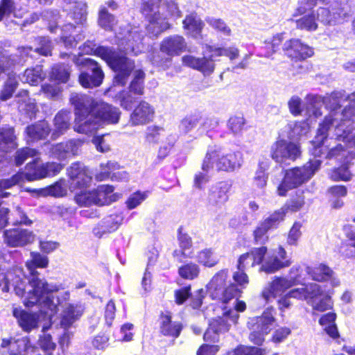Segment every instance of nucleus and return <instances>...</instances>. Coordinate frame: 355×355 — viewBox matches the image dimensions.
<instances>
[{"label": "nucleus", "instance_id": "obj_1", "mask_svg": "<svg viewBox=\"0 0 355 355\" xmlns=\"http://www.w3.org/2000/svg\"><path fill=\"white\" fill-rule=\"evenodd\" d=\"M31 261L26 262L29 271V277H22L24 275L20 268L15 269V279H12V285L15 294L23 299L26 307L39 305L47 307L51 314L56 311V306L61 302L60 297H53V293L59 291V286L48 284L45 279L41 278L36 268H46L48 266V258L39 252H31Z\"/></svg>", "mask_w": 355, "mask_h": 355}, {"label": "nucleus", "instance_id": "obj_2", "mask_svg": "<svg viewBox=\"0 0 355 355\" xmlns=\"http://www.w3.org/2000/svg\"><path fill=\"white\" fill-rule=\"evenodd\" d=\"M343 97V95L341 92H334L324 97L315 94L306 96V114L309 118L316 119L321 116L322 114L321 109L323 105L330 110L329 115L326 116L323 122L319 125V137L322 135V137H324L330 128H334L341 123L343 112L338 113L337 110L340 108V101Z\"/></svg>", "mask_w": 355, "mask_h": 355}, {"label": "nucleus", "instance_id": "obj_3", "mask_svg": "<svg viewBox=\"0 0 355 355\" xmlns=\"http://www.w3.org/2000/svg\"><path fill=\"white\" fill-rule=\"evenodd\" d=\"M82 51L86 54L94 53L104 60L116 73L114 81L118 85H124L135 68L132 60L119 55L111 47H96L94 43L88 41L84 44Z\"/></svg>", "mask_w": 355, "mask_h": 355}, {"label": "nucleus", "instance_id": "obj_4", "mask_svg": "<svg viewBox=\"0 0 355 355\" xmlns=\"http://www.w3.org/2000/svg\"><path fill=\"white\" fill-rule=\"evenodd\" d=\"M341 122H343V120L341 119ZM342 123L340 124H338L334 128H330L325 136L324 137H322V135L320 137L319 132H317V135L315 137V143L317 144V146L314 148L313 154L315 157H324L327 159H332L335 158L337 160L340 162H347V157L349 153V151L344 147L343 145L341 144H338L336 147L332 148L329 150L327 149V146H324L325 141L327 140V137L335 138L338 140H342L344 141L346 144H347L349 146H355V143L354 141V139L351 137L352 135V131L355 129V124L352 126L350 125L349 128L344 127V130L349 129V131L343 132V135L339 136L336 129L338 126L340 125Z\"/></svg>", "mask_w": 355, "mask_h": 355}, {"label": "nucleus", "instance_id": "obj_5", "mask_svg": "<svg viewBox=\"0 0 355 355\" xmlns=\"http://www.w3.org/2000/svg\"><path fill=\"white\" fill-rule=\"evenodd\" d=\"M70 102L75 110L74 130L85 135L96 133L99 123L92 111L93 98L88 95L74 92L70 96Z\"/></svg>", "mask_w": 355, "mask_h": 355}, {"label": "nucleus", "instance_id": "obj_6", "mask_svg": "<svg viewBox=\"0 0 355 355\" xmlns=\"http://www.w3.org/2000/svg\"><path fill=\"white\" fill-rule=\"evenodd\" d=\"M243 163V155L240 151L223 152L216 147H209L202 163V170L211 171L234 172L241 168Z\"/></svg>", "mask_w": 355, "mask_h": 355}, {"label": "nucleus", "instance_id": "obj_7", "mask_svg": "<svg viewBox=\"0 0 355 355\" xmlns=\"http://www.w3.org/2000/svg\"><path fill=\"white\" fill-rule=\"evenodd\" d=\"M206 50L210 53L208 56L204 55L202 58H197L191 55H184L182 58V64L200 71L205 76H208L212 74L215 70L216 57L224 55L233 60L239 55V51L236 47L221 48L206 45Z\"/></svg>", "mask_w": 355, "mask_h": 355}, {"label": "nucleus", "instance_id": "obj_8", "mask_svg": "<svg viewBox=\"0 0 355 355\" xmlns=\"http://www.w3.org/2000/svg\"><path fill=\"white\" fill-rule=\"evenodd\" d=\"M206 50L210 53L208 56L204 55L202 58H197L191 55H184L182 58V64L200 71L205 76H208L212 74L215 70L216 57L224 55L233 60L239 55V51L236 47L221 48L206 45Z\"/></svg>", "mask_w": 355, "mask_h": 355}, {"label": "nucleus", "instance_id": "obj_9", "mask_svg": "<svg viewBox=\"0 0 355 355\" xmlns=\"http://www.w3.org/2000/svg\"><path fill=\"white\" fill-rule=\"evenodd\" d=\"M321 161L310 160L302 167H295L285 171L284 178L277 189L279 196H286L290 189L296 188L307 182L320 168Z\"/></svg>", "mask_w": 355, "mask_h": 355}, {"label": "nucleus", "instance_id": "obj_10", "mask_svg": "<svg viewBox=\"0 0 355 355\" xmlns=\"http://www.w3.org/2000/svg\"><path fill=\"white\" fill-rule=\"evenodd\" d=\"M228 270L222 269L217 272L207 285V292L212 300L227 303L240 295L241 291L234 284L227 286Z\"/></svg>", "mask_w": 355, "mask_h": 355}, {"label": "nucleus", "instance_id": "obj_11", "mask_svg": "<svg viewBox=\"0 0 355 355\" xmlns=\"http://www.w3.org/2000/svg\"><path fill=\"white\" fill-rule=\"evenodd\" d=\"M162 0H141L140 10L148 21L146 31L150 37H157L170 28L166 17L159 12Z\"/></svg>", "mask_w": 355, "mask_h": 355}, {"label": "nucleus", "instance_id": "obj_12", "mask_svg": "<svg viewBox=\"0 0 355 355\" xmlns=\"http://www.w3.org/2000/svg\"><path fill=\"white\" fill-rule=\"evenodd\" d=\"M60 297L61 302L56 306V311L51 314V311L47 308L41 307L39 305H35L39 311L44 314L45 317L51 320L52 317L57 313L58 306H62L63 311L62 313V318L60 324L62 328L67 329L70 327L73 323L80 319L84 311L83 306L80 303L71 304L67 301L69 300L70 294L68 291H64L59 293L56 296L53 294L54 299Z\"/></svg>", "mask_w": 355, "mask_h": 355}, {"label": "nucleus", "instance_id": "obj_13", "mask_svg": "<svg viewBox=\"0 0 355 355\" xmlns=\"http://www.w3.org/2000/svg\"><path fill=\"white\" fill-rule=\"evenodd\" d=\"M72 60L77 65L85 67L79 76V83L83 87L93 88L102 84L104 73L98 63L90 58H76L75 55H72Z\"/></svg>", "mask_w": 355, "mask_h": 355}, {"label": "nucleus", "instance_id": "obj_14", "mask_svg": "<svg viewBox=\"0 0 355 355\" xmlns=\"http://www.w3.org/2000/svg\"><path fill=\"white\" fill-rule=\"evenodd\" d=\"M301 155V146L294 141L279 139L270 148L272 159L281 164L288 165L300 158Z\"/></svg>", "mask_w": 355, "mask_h": 355}, {"label": "nucleus", "instance_id": "obj_15", "mask_svg": "<svg viewBox=\"0 0 355 355\" xmlns=\"http://www.w3.org/2000/svg\"><path fill=\"white\" fill-rule=\"evenodd\" d=\"M142 36L137 31L127 30L118 33L115 36V43L120 51L125 54L137 55L142 51Z\"/></svg>", "mask_w": 355, "mask_h": 355}, {"label": "nucleus", "instance_id": "obj_16", "mask_svg": "<svg viewBox=\"0 0 355 355\" xmlns=\"http://www.w3.org/2000/svg\"><path fill=\"white\" fill-rule=\"evenodd\" d=\"M62 168L60 164L56 162H46L39 164L37 159L33 163L26 165L25 175L28 180H35L48 176H53L58 173Z\"/></svg>", "mask_w": 355, "mask_h": 355}, {"label": "nucleus", "instance_id": "obj_17", "mask_svg": "<svg viewBox=\"0 0 355 355\" xmlns=\"http://www.w3.org/2000/svg\"><path fill=\"white\" fill-rule=\"evenodd\" d=\"M35 235L32 231L20 227L6 230L3 242L10 248H23L35 241Z\"/></svg>", "mask_w": 355, "mask_h": 355}, {"label": "nucleus", "instance_id": "obj_18", "mask_svg": "<svg viewBox=\"0 0 355 355\" xmlns=\"http://www.w3.org/2000/svg\"><path fill=\"white\" fill-rule=\"evenodd\" d=\"M291 261L287 259V253L284 248L279 246L272 254H268L263 260L260 271L266 273H274L276 271L290 266Z\"/></svg>", "mask_w": 355, "mask_h": 355}, {"label": "nucleus", "instance_id": "obj_19", "mask_svg": "<svg viewBox=\"0 0 355 355\" xmlns=\"http://www.w3.org/2000/svg\"><path fill=\"white\" fill-rule=\"evenodd\" d=\"M92 107L98 123L114 124L119 122L121 112L118 108L104 102H96L94 99Z\"/></svg>", "mask_w": 355, "mask_h": 355}, {"label": "nucleus", "instance_id": "obj_20", "mask_svg": "<svg viewBox=\"0 0 355 355\" xmlns=\"http://www.w3.org/2000/svg\"><path fill=\"white\" fill-rule=\"evenodd\" d=\"M68 175L71 180V187L83 189L87 187L92 182L89 170L80 163H73L68 169Z\"/></svg>", "mask_w": 355, "mask_h": 355}, {"label": "nucleus", "instance_id": "obj_21", "mask_svg": "<svg viewBox=\"0 0 355 355\" xmlns=\"http://www.w3.org/2000/svg\"><path fill=\"white\" fill-rule=\"evenodd\" d=\"M232 188V184L227 181H221L212 185L209 191L207 197L210 206L220 207L229 198L228 193Z\"/></svg>", "mask_w": 355, "mask_h": 355}, {"label": "nucleus", "instance_id": "obj_22", "mask_svg": "<svg viewBox=\"0 0 355 355\" xmlns=\"http://www.w3.org/2000/svg\"><path fill=\"white\" fill-rule=\"evenodd\" d=\"M306 272L314 281H329L332 287H337L340 284V279L335 276L334 272L325 264L320 263L314 266H307Z\"/></svg>", "mask_w": 355, "mask_h": 355}, {"label": "nucleus", "instance_id": "obj_23", "mask_svg": "<svg viewBox=\"0 0 355 355\" xmlns=\"http://www.w3.org/2000/svg\"><path fill=\"white\" fill-rule=\"evenodd\" d=\"M283 49L289 58L296 60H305L313 54V49L303 44L298 39L286 41L284 44Z\"/></svg>", "mask_w": 355, "mask_h": 355}, {"label": "nucleus", "instance_id": "obj_24", "mask_svg": "<svg viewBox=\"0 0 355 355\" xmlns=\"http://www.w3.org/2000/svg\"><path fill=\"white\" fill-rule=\"evenodd\" d=\"M292 286H293V282L291 280H288L286 277H276L264 287L261 295L266 302H269L277 296H280Z\"/></svg>", "mask_w": 355, "mask_h": 355}, {"label": "nucleus", "instance_id": "obj_25", "mask_svg": "<svg viewBox=\"0 0 355 355\" xmlns=\"http://www.w3.org/2000/svg\"><path fill=\"white\" fill-rule=\"evenodd\" d=\"M82 144L80 139H70L53 146L51 153L57 159L64 160L77 155Z\"/></svg>", "mask_w": 355, "mask_h": 355}, {"label": "nucleus", "instance_id": "obj_26", "mask_svg": "<svg viewBox=\"0 0 355 355\" xmlns=\"http://www.w3.org/2000/svg\"><path fill=\"white\" fill-rule=\"evenodd\" d=\"M266 252L267 248L262 246L261 248H254L250 252L241 255L238 260L237 269L246 270L256 265L261 264Z\"/></svg>", "mask_w": 355, "mask_h": 355}, {"label": "nucleus", "instance_id": "obj_27", "mask_svg": "<svg viewBox=\"0 0 355 355\" xmlns=\"http://www.w3.org/2000/svg\"><path fill=\"white\" fill-rule=\"evenodd\" d=\"M345 17V12L338 3L331 7V10L329 8H319L315 15L316 19L325 25H335Z\"/></svg>", "mask_w": 355, "mask_h": 355}, {"label": "nucleus", "instance_id": "obj_28", "mask_svg": "<svg viewBox=\"0 0 355 355\" xmlns=\"http://www.w3.org/2000/svg\"><path fill=\"white\" fill-rule=\"evenodd\" d=\"M187 42L185 39L178 35H174L164 38L160 44L162 52L170 56L178 55L185 51Z\"/></svg>", "mask_w": 355, "mask_h": 355}, {"label": "nucleus", "instance_id": "obj_29", "mask_svg": "<svg viewBox=\"0 0 355 355\" xmlns=\"http://www.w3.org/2000/svg\"><path fill=\"white\" fill-rule=\"evenodd\" d=\"M347 99L349 101V105L343 109V112L342 113L343 122L336 129L339 136L343 135V132L345 133V132L349 131V129L344 130V127L347 128L350 125L353 126L355 124V92L347 96ZM352 132V138L354 139L355 143V129Z\"/></svg>", "mask_w": 355, "mask_h": 355}, {"label": "nucleus", "instance_id": "obj_30", "mask_svg": "<svg viewBox=\"0 0 355 355\" xmlns=\"http://www.w3.org/2000/svg\"><path fill=\"white\" fill-rule=\"evenodd\" d=\"M154 114L153 106L142 101L131 114L130 122L133 125H144L153 120Z\"/></svg>", "mask_w": 355, "mask_h": 355}, {"label": "nucleus", "instance_id": "obj_31", "mask_svg": "<svg viewBox=\"0 0 355 355\" xmlns=\"http://www.w3.org/2000/svg\"><path fill=\"white\" fill-rule=\"evenodd\" d=\"M230 324L224 318L213 319L209 327L204 334V340L206 342L216 343L218 341L219 335L229 330Z\"/></svg>", "mask_w": 355, "mask_h": 355}, {"label": "nucleus", "instance_id": "obj_32", "mask_svg": "<svg viewBox=\"0 0 355 355\" xmlns=\"http://www.w3.org/2000/svg\"><path fill=\"white\" fill-rule=\"evenodd\" d=\"M71 112L66 110L58 112L53 119V129L51 133V139H57L63 135L71 125Z\"/></svg>", "mask_w": 355, "mask_h": 355}, {"label": "nucleus", "instance_id": "obj_33", "mask_svg": "<svg viewBox=\"0 0 355 355\" xmlns=\"http://www.w3.org/2000/svg\"><path fill=\"white\" fill-rule=\"evenodd\" d=\"M1 347L9 349L10 355H28V352L32 351V346L28 338L24 337L20 339H3Z\"/></svg>", "mask_w": 355, "mask_h": 355}, {"label": "nucleus", "instance_id": "obj_34", "mask_svg": "<svg viewBox=\"0 0 355 355\" xmlns=\"http://www.w3.org/2000/svg\"><path fill=\"white\" fill-rule=\"evenodd\" d=\"M15 101L18 104V110L21 114L26 115L29 119L35 117L37 111L36 103L34 99L29 97L27 90L19 91L15 96Z\"/></svg>", "mask_w": 355, "mask_h": 355}, {"label": "nucleus", "instance_id": "obj_35", "mask_svg": "<svg viewBox=\"0 0 355 355\" xmlns=\"http://www.w3.org/2000/svg\"><path fill=\"white\" fill-rule=\"evenodd\" d=\"M101 171L96 175L99 181L105 180L110 177L112 180L126 179L128 175L125 171H115L119 169V164L115 161H108L106 164H101Z\"/></svg>", "mask_w": 355, "mask_h": 355}, {"label": "nucleus", "instance_id": "obj_36", "mask_svg": "<svg viewBox=\"0 0 355 355\" xmlns=\"http://www.w3.org/2000/svg\"><path fill=\"white\" fill-rule=\"evenodd\" d=\"M160 320V332L162 334L174 338L179 337L183 328L182 322L173 321L171 315L168 313L162 314Z\"/></svg>", "mask_w": 355, "mask_h": 355}, {"label": "nucleus", "instance_id": "obj_37", "mask_svg": "<svg viewBox=\"0 0 355 355\" xmlns=\"http://www.w3.org/2000/svg\"><path fill=\"white\" fill-rule=\"evenodd\" d=\"M275 309L268 308L261 316L253 320L252 329L258 330L262 334H268L275 325Z\"/></svg>", "mask_w": 355, "mask_h": 355}, {"label": "nucleus", "instance_id": "obj_38", "mask_svg": "<svg viewBox=\"0 0 355 355\" xmlns=\"http://www.w3.org/2000/svg\"><path fill=\"white\" fill-rule=\"evenodd\" d=\"M51 131L50 124L46 120L39 121L26 128L28 139L32 141L45 139Z\"/></svg>", "mask_w": 355, "mask_h": 355}, {"label": "nucleus", "instance_id": "obj_39", "mask_svg": "<svg viewBox=\"0 0 355 355\" xmlns=\"http://www.w3.org/2000/svg\"><path fill=\"white\" fill-rule=\"evenodd\" d=\"M13 315L17 318L19 326L25 331H31L38 327V316L35 313H30L24 310L14 309Z\"/></svg>", "mask_w": 355, "mask_h": 355}, {"label": "nucleus", "instance_id": "obj_40", "mask_svg": "<svg viewBox=\"0 0 355 355\" xmlns=\"http://www.w3.org/2000/svg\"><path fill=\"white\" fill-rule=\"evenodd\" d=\"M182 24L184 29L187 31L193 37L197 38L200 36L204 23L196 12H193L187 15Z\"/></svg>", "mask_w": 355, "mask_h": 355}, {"label": "nucleus", "instance_id": "obj_41", "mask_svg": "<svg viewBox=\"0 0 355 355\" xmlns=\"http://www.w3.org/2000/svg\"><path fill=\"white\" fill-rule=\"evenodd\" d=\"M33 53H34V49L31 46H21L17 49V51L15 54L10 55H5V57L8 60L7 62L8 68L16 64H24L28 57H33Z\"/></svg>", "mask_w": 355, "mask_h": 355}, {"label": "nucleus", "instance_id": "obj_42", "mask_svg": "<svg viewBox=\"0 0 355 355\" xmlns=\"http://www.w3.org/2000/svg\"><path fill=\"white\" fill-rule=\"evenodd\" d=\"M196 261L207 268L214 267L219 262V258L211 248L202 249L195 255Z\"/></svg>", "mask_w": 355, "mask_h": 355}, {"label": "nucleus", "instance_id": "obj_43", "mask_svg": "<svg viewBox=\"0 0 355 355\" xmlns=\"http://www.w3.org/2000/svg\"><path fill=\"white\" fill-rule=\"evenodd\" d=\"M46 76L41 65L26 69L23 75L19 78L23 83H27L31 85H37L42 82Z\"/></svg>", "mask_w": 355, "mask_h": 355}, {"label": "nucleus", "instance_id": "obj_44", "mask_svg": "<svg viewBox=\"0 0 355 355\" xmlns=\"http://www.w3.org/2000/svg\"><path fill=\"white\" fill-rule=\"evenodd\" d=\"M76 26L71 22L64 25L62 28V36L60 42H62L66 48H73L76 46L78 40H80V36L77 35V38L71 35V33L75 31Z\"/></svg>", "mask_w": 355, "mask_h": 355}, {"label": "nucleus", "instance_id": "obj_45", "mask_svg": "<svg viewBox=\"0 0 355 355\" xmlns=\"http://www.w3.org/2000/svg\"><path fill=\"white\" fill-rule=\"evenodd\" d=\"M18 77L15 73H9L8 79L4 83L3 87L0 93V99L7 101L15 92L18 86Z\"/></svg>", "mask_w": 355, "mask_h": 355}, {"label": "nucleus", "instance_id": "obj_46", "mask_svg": "<svg viewBox=\"0 0 355 355\" xmlns=\"http://www.w3.org/2000/svg\"><path fill=\"white\" fill-rule=\"evenodd\" d=\"M76 202L80 206L88 207L92 205H101L99 201V196L98 193L93 190L92 191H81L80 193L76 195Z\"/></svg>", "mask_w": 355, "mask_h": 355}, {"label": "nucleus", "instance_id": "obj_47", "mask_svg": "<svg viewBox=\"0 0 355 355\" xmlns=\"http://www.w3.org/2000/svg\"><path fill=\"white\" fill-rule=\"evenodd\" d=\"M298 29L306 31H315L318 28L317 19L314 12L302 16L295 20Z\"/></svg>", "mask_w": 355, "mask_h": 355}, {"label": "nucleus", "instance_id": "obj_48", "mask_svg": "<svg viewBox=\"0 0 355 355\" xmlns=\"http://www.w3.org/2000/svg\"><path fill=\"white\" fill-rule=\"evenodd\" d=\"M123 220V217L119 214H112L104 218L101 222L103 233L112 232L116 230Z\"/></svg>", "mask_w": 355, "mask_h": 355}, {"label": "nucleus", "instance_id": "obj_49", "mask_svg": "<svg viewBox=\"0 0 355 355\" xmlns=\"http://www.w3.org/2000/svg\"><path fill=\"white\" fill-rule=\"evenodd\" d=\"M165 130L158 125H149L145 131V142L148 144H157L164 136Z\"/></svg>", "mask_w": 355, "mask_h": 355}, {"label": "nucleus", "instance_id": "obj_50", "mask_svg": "<svg viewBox=\"0 0 355 355\" xmlns=\"http://www.w3.org/2000/svg\"><path fill=\"white\" fill-rule=\"evenodd\" d=\"M70 72L69 64H58L53 67L51 77L59 83H65L69 78Z\"/></svg>", "mask_w": 355, "mask_h": 355}, {"label": "nucleus", "instance_id": "obj_51", "mask_svg": "<svg viewBox=\"0 0 355 355\" xmlns=\"http://www.w3.org/2000/svg\"><path fill=\"white\" fill-rule=\"evenodd\" d=\"M286 208H280L266 218L262 223L270 230L277 229L279 224L284 220Z\"/></svg>", "mask_w": 355, "mask_h": 355}, {"label": "nucleus", "instance_id": "obj_52", "mask_svg": "<svg viewBox=\"0 0 355 355\" xmlns=\"http://www.w3.org/2000/svg\"><path fill=\"white\" fill-rule=\"evenodd\" d=\"M288 138L291 140H297L299 137L305 135L309 130V124L306 121H302L291 123Z\"/></svg>", "mask_w": 355, "mask_h": 355}, {"label": "nucleus", "instance_id": "obj_53", "mask_svg": "<svg viewBox=\"0 0 355 355\" xmlns=\"http://www.w3.org/2000/svg\"><path fill=\"white\" fill-rule=\"evenodd\" d=\"M73 3V10L69 13L68 17L77 24H83L87 19L86 5L77 1Z\"/></svg>", "mask_w": 355, "mask_h": 355}, {"label": "nucleus", "instance_id": "obj_54", "mask_svg": "<svg viewBox=\"0 0 355 355\" xmlns=\"http://www.w3.org/2000/svg\"><path fill=\"white\" fill-rule=\"evenodd\" d=\"M201 121L199 114H193L186 116L180 121L179 128L181 132L187 134L194 129Z\"/></svg>", "mask_w": 355, "mask_h": 355}, {"label": "nucleus", "instance_id": "obj_55", "mask_svg": "<svg viewBox=\"0 0 355 355\" xmlns=\"http://www.w3.org/2000/svg\"><path fill=\"white\" fill-rule=\"evenodd\" d=\"M224 309L223 317L226 320L236 323L239 318L238 312H243L246 309V304L243 301H239L237 299L234 302V309L228 310Z\"/></svg>", "mask_w": 355, "mask_h": 355}, {"label": "nucleus", "instance_id": "obj_56", "mask_svg": "<svg viewBox=\"0 0 355 355\" xmlns=\"http://www.w3.org/2000/svg\"><path fill=\"white\" fill-rule=\"evenodd\" d=\"M163 53L164 52H162L161 50L154 51L148 55V58L153 65L166 69L171 64V58L164 55Z\"/></svg>", "mask_w": 355, "mask_h": 355}, {"label": "nucleus", "instance_id": "obj_57", "mask_svg": "<svg viewBox=\"0 0 355 355\" xmlns=\"http://www.w3.org/2000/svg\"><path fill=\"white\" fill-rule=\"evenodd\" d=\"M145 73L141 70H136L134 72V78L131 81L129 89L130 92L137 95H142L144 94V81Z\"/></svg>", "mask_w": 355, "mask_h": 355}, {"label": "nucleus", "instance_id": "obj_58", "mask_svg": "<svg viewBox=\"0 0 355 355\" xmlns=\"http://www.w3.org/2000/svg\"><path fill=\"white\" fill-rule=\"evenodd\" d=\"M40 17L43 20L48 21L49 31L52 33H55L58 29V21L60 18L59 12L57 10H46L40 13Z\"/></svg>", "mask_w": 355, "mask_h": 355}, {"label": "nucleus", "instance_id": "obj_59", "mask_svg": "<svg viewBox=\"0 0 355 355\" xmlns=\"http://www.w3.org/2000/svg\"><path fill=\"white\" fill-rule=\"evenodd\" d=\"M305 300L311 304L313 301L320 298L323 295L321 286L316 283H309L304 285Z\"/></svg>", "mask_w": 355, "mask_h": 355}, {"label": "nucleus", "instance_id": "obj_60", "mask_svg": "<svg viewBox=\"0 0 355 355\" xmlns=\"http://www.w3.org/2000/svg\"><path fill=\"white\" fill-rule=\"evenodd\" d=\"M98 23L105 31H112L116 21L114 15L103 8L99 11Z\"/></svg>", "mask_w": 355, "mask_h": 355}, {"label": "nucleus", "instance_id": "obj_61", "mask_svg": "<svg viewBox=\"0 0 355 355\" xmlns=\"http://www.w3.org/2000/svg\"><path fill=\"white\" fill-rule=\"evenodd\" d=\"M268 168L266 162H260L258 168L255 173L254 178V184L260 189H263L266 186L268 175L266 173Z\"/></svg>", "mask_w": 355, "mask_h": 355}, {"label": "nucleus", "instance_id": "obj_62", "mask_svg": "<svg viewBox=\"0 0 355 355\" xmlns=\"http://www.w3.org/2000/svg\"><path fill=\"white\" fill-rule=\"evenodd\" d=\"M178 273L181 277L186 279H193L200 273L198 265L193 263H189L179 268Z\"/></svg>", "mask_w": 355, "mask_h": 355}, {"label": "nucleus", "instance_id": "obj_63", "mask_svg": "<svg viewBox=\"0 0 355 355\" xmlns=\"http://www.w3.org/2000/svg\"><path fill=\"white\" fill-rule=\"evenodd\" d=\"M330 178L334 181H349L352 174L349 170L347 164H343L338 168L333 169L329 173Z\"/></svg>", "mask_w": 355, "mask_h": 355}, {"label": "nucleus", "instance_id": "obj_64", "mask_svg": "<svg viewBox=\"0 0 355 355\" xmlns=\"http://www.w3.org/2000/svg\"><path fill=\"white\" fill-rule=\"evenodd\" d=\"M283 39V33H279L275 35L270 42L266 43V52L260 53L259 55L261 57L270 58L279 49Z\"/></svg>", "mask_w": 355, "mask_h": 355}]
</instances>
